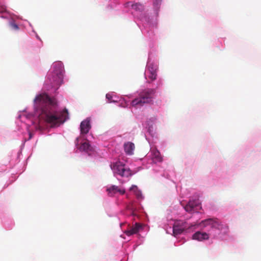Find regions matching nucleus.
Here are the masks:
<instances>
[{
  "instance_id": "nucleus-1",
  "label": "nucleus",
  "mask_w": 261,
  "mask_h": 261,
  "mask_svg": "<svg viewBox=\"0 0 261 261\" xmlns=\"http://www.w3.org/2000/svg\"><path fill=\"white\" fill-rule=\"evenodd\" d=\"M34 103L35 108L40 111V117L48 123L54 125L61 124L68 118L67 110L65 109L63 111H57L56 101L46 94L36 96Z\"/></svg>"
},
{
  "instance_id": "nucleus-2",
  "label": "nucleus",
  "mask_w": 261,
  "mask_h": 261,
  "mask_svg": "<svg viewBox=\"0 0 261 261\" xmlns=\"http://www.w3.org/2000/svg\"><path fill=\"white\" fill-rule=\"evenodd\" d=\"M155 93L153 89H145L139 94V96L131 102L133 107H141L145 103H149L152 101V99Z\"/></svg>"
},
{
  "instance_id": "nucleus-3",
  "label": "nucleus",
  "mask_w": 261,
  "mask_h": 261,
  "mask_svg": "<svg viewBox=\"0 0 261 261\" xmlns=\"http://www.w3.org/2000/svg\"><path fill=\"white\" fill-rule=\"evenodd\" d=\"M111 168L114 174H117L121 177H128L133 175L132 171L127 168L125 164L118 161L111 165Z\"/></svg>"
},
{
  "instance_id": "nucleus-4",
  "label": "nucleus",
  "mask_w": 261,
  "mask_h": 261,
  "mask_svg": "<svg viewBox=\"0 0 261 261\" xmlns=\"http://www.w3.org/2000/svg\"><path fill=\"white\" fill-rule=\"evenodd\" d=\"M201 224L204 227L210 226L211 228H216L221 231L224 230L225 232L228 230V226L226 225L222 224V222L217 218L205 219L202 221Z\"/></svg>"
},
{
  "instance_id": "nucleus-5",
  "label": "nucleus",
  "mask_w": 261,
  "mask_h": 261,
  "mask_svg": "<svg viewBox=\"0 0 261 261\" xmlns=\"http://www.w3.org/2000/svg\"><path fill=\"white\" fill-rule=\"evenodd\" d=\"M56 69L54 73L53 78V86L54 87L60 86L63 82L64 70L61 63H57L54 65Z\"/></svg>"
},
{
  "instance_id": "nucleus-6",
  "label": "nucleus",
  "mask_w": 261,
  "mask_h": 261,
  "mask_svg": "<svg viewBox=\"0 0 261 261\" xmlns=\"http://www.w3.org/2000/svg\"><path fill=\"white\" fill-rule=\"evenodd\" d=\"M158 65L153 63H148L145 72L146 78L148 77L151 81L156 80L157 76Z\"/></svg>"
},
{
  "instance_id": "nucleus-7",
  "label": "nucleus",
  "mask_w": 261,
  "mask_h": 261,
  "mask_svg": "<svg viewBox=\"0 0 261 261\" xmlns=\"http://www.w3.org/2000/svg\"><path fill=\"white\" fill-rule=\"evenodd\" d=\"M186 221L178 220L175 222L173 226V233L174 236L181 234L184 230L189 228Z\"/></svg>"
},
{
  "instance_id": "nucleus-8",
  "label": "nucleus",
  "mask_w": 261,
  "mask_h": 261,
  "mask_svg": "<svg viewBox=\"0 0 261 261\" xmlns=\"http://www.w3.org/2000/svg\"><path fill=\"white\" fill-rule=\"evenodd\" d=\"M83 152L87 153L89 155H94L96 151L95 148L92 146L89 141L84 139V136H83Z\"/></svg>"
},
{
  "instance_id": "nucleus-9",
  "label": "nucleus",
  "mask_w": 261,
  "mask_h": 261,
  "mask_svg": "<svg viewBox=\"0 0 261 261\" xmlns=\"http://www.w3.org/2000/svg\"><path fill=\"white\" fill-rule=\"evenodd\" d=\"M108 195L110 197L114 196L115 194L119 193L121 195H123L125 191V190L120 188L119 187L112 185L110 187H107L106 189Z\"/></svg>"
},
{
  "instance_id": "nucleus-10",
  "label": "nucleus",
  "mask_w": 261,
  "mask_h": 261,
  "mask_svg": "<svg viewBox=\"0 0 261 261\" xmlns=\"http://www.w3.org/2000/svg\"><path fill=\"white\" fill-rule=\"evenodd\" d=\"M142 225H141V224L139 223H136L134 226L130 227L127 230H125V233L128 236H132L134 234L137 233L142 228Z\"/></svg>"
},
{
  "instance_id": "nucleus-11",
  "label": "nucleus",
  "mask_w": 261,
  "mask_h": 261,
  "mask_svg": "<svg viewBox=\"0 0 261 261\" xmlns=\"http://www.w3.org/2000/svg\"><path fill=\"white\" fill-rule=\"evenodd\" d=\"M126 7L131 8L136 12H141L144 10V6L140 3H133L132 2H128L125 3Z\"/></svg>"
},
{
  "instance_id": "nucleus-12",
  "label": "nucleus",
  "mask_w": 261,
  "mask_h": 261,
  "mask_svg": "<svg viewBox=\"0 0 261 261\" xmlns=\"http://www.w3.org/2000/svg\"><path fill=\"white\" fill-rule=\"evenodd\" d=\"M151 154L152 155V160L154 163L162 162L163 161L162 157L159 151L156 148H153L151 150Z\"/></svg>"
},
{
  "instance_id": "nucleus-13",
  "label": "nucleus",
  "mask_w": 261,
  "mask_h": 261,
  "mask_svg": "<svg viewBox=\"0 0 261 261\" xmlns=\"http://www.w3.org/2000/svg\"><path fill=\"white\" fill-rule=\"evenodd\" d=\"M192 238L194 240L202 241L203 240H208L209 239V235L206 232L197 231L193 235Z\"/></svg>"
},
{
  "instance_id": "nucleus-14",
  "label": "nucleus",
  "mask_w": 261,
  "mask_h": 261,
  "mask_svg": "<svg viewBox=\"0 0 261 261\" xmlns=\"http://www.w3.org/2000/svg\"><path fill=\"white\" fill-rule=\"evenodd\" d=\"M124 149L126 154L132 155L135 148V144L130 142H127L124 144Z\"/></svg>"
},
{
  "instance_id": "nucleus-15",
  "label": "nucleus",
  "mask_w": 261,
  "mask_h": 261,
  "mask_svg": "<svg viewBox=\"0 0 261 261\" xmlns=\"http://www.w3.org/2000/svg\"><path fill=\"white\" fill-rule=\"evenodd\" d=\"M199 205V201L197 200H190L187 205L184 207L186 212L191 213L194 207Z\"/></svg>"
},
{
  "instance_id": "nucleus-16",
  "label": "nucleus",
  "mask_w": 261,
  "mask_h": 261,
  "mask_svg": "<svg viewBox=\"0 0 261 261\" xmlns=\"http://www.w3.org/2000/svg\"><path fill=\"white\" fill-rule=\"evenodd\" d=\"M90 128V118H87L84 121H83V135L88 133Z\"/></svg>"
},
{
  "instance_id": "nucleus-17",
  "label": "nucleus",
  "mask_w": 261,
  "mask_h": 261,
  "mask_svg": "<svg viewBox=\"0 0 261 261\" xmlns=\"http://www.w3.org/2000/svg\"><path fill=\"white\" fill-rule=\"evenodd\" d=\"M130 191H133L135 193L136 197H137V198L138 199H142L143 197H142V193L141 192V191H139L138 190V188L137 187V186H132L131 187V188H130Z\"/></svg>"
},
{
  "instance_id": "nucleus-18",
  "label": "nucleus",
  "mask_w": 261,
  "mask_h": 261,
  "mask_svg": "<svg viewBox=\"0 0 261 261\" xmlns=\"http://www.w3.org/2000/svg\"><path fill=\"white\" fill-rule=\"evenodd\" d=\"M75 145L76 148L80 150H82V139L81 137H78L76 138L75 141Z\"/></svg>"
},
{
  "instance_id": "nucleus-19",
  "label": "nucleus",
  "mask_w": 261,
  "mask_h": 261,
  "mask_svg": "<svg viewBox=\"0 0 261 261\" xmlns=\"http://www.w3.org/2000/svg\"><path fill=\"white\" fill-rule=\"evenodd\" d=\"M162 2V0H153V6L158 9L161 5Z\"/></svg>"
},
{
  "instance_id": "nucleus-20",
  "label": "nucleus",
  "mask_w": 261,
  "mask_h": 261,
  "mask_svg": "<svg viewBox=\"0 0 261 261\" xmlns=\"http://www.w3.org/2000/svg\"><path fill=\"white\" fill-rule=\"evenodd\" d=\"M113 96L111 94H106V98L108 99L109 102H115V101L112 99Z\"/></svg>"
},
{
  "instance_id": "nucleus-21",
  "label": "nucleus",
  "mask_w": 261,
  "mask_h": 261,
  "mask_svg": "<svg viewBox=\"0 0 261 261\" xmlns=\"http://www.w3.org/2000/svg\"><path fill=\"white\" fill-rule=\"evenodd\" d=\"M6 11V7L0 3V13H4Z\"/></svg>"
},
{
  "instance_id": "nucleus-22",
  "label": "nucleus",
  "mask_w": 261,
  "mask_h": 261,
  "mask_svg": "<svg viewBox=\"0 0 261 261\" xmlns=\"http://www.w3.org/2000/svg\"><path fill=\"white\" fill-rule=\"evenodd\" d=\"M10 26L13 29L15 30H17L19 29L18 25L14 22L10 23Z\"/></svg>"
},
{
  "instance_id": "nucleus-23",
  "label": "nucleus",
  "mask_w": 261,
  "mask_h": 261,
  "mask_svg": "<svg viewBox=\"0 0 261 261\" xmlns=\"http://www.w3.org/2000/svg\"><path fill=\"white\" fill-rule=\"evenodd\" d=\"M80 132H81V134H82V122L80 123Z\"/></svg>"
},
{
  "instance_id": "nucleus-24",
  "label": "nucleus",
  "mask_w": 261,
  "mask_h": 261,
  "mask_svg": "<svg viewBox=\"0 0 261 261\" xmlns=\"http://www.w3.org/2000/svg\"><path fill=\"white\" fill-rule=\"evenodd\" d=\"M32 137V135L31 133H29V139H31Z\"/></svg>"
}]
</instances>
